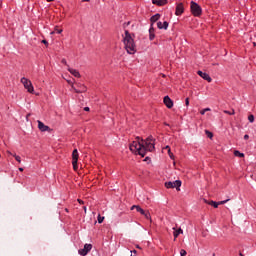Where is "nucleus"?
<instances>
[{"instance_id": "42", "label": "nucleus", "mask_w": 256, "mask_h": 256, "mask_svg": "<svg viewBox=\"0 0 256 256\" xmlns=\"http://www.w3.org/2000/svg\"><path fill=\"white\" fill-rule=\"evenodd\" d=\"M171 153H173V152H171V149H169L168 150V155H171Z\"/></svg>"}, {"instance_id": "16", "label": "nucleus", "mask_w": 256, "mask_h": 256, "mask_svg": "<svg viewBox=\"0 0 256 256\" xmlns=\"http://www.w3.org/2000/svg\"><path fill=\"white\" fill-rule=\"evenodd\" d=\"M68 71H69V73H71V75H73L74 77H77L78 79L81 77V74L79 73V71L77 69L68 67Z\"/></svg>"}, {"instance_id": "29", "label": "nucleus", "mask_w": 256, "mask_h": 256, "mask_svg": "<svg viewBox=\"0 0 256 256\" xmlns=\"http://www.w3.org/2000/svg\"><path fill=\"white\" fill-rule=\"evenodd\" d=\"M224 113H226V115H233L235 113V110H232V111L226 110L224 111Z\"/></svg>"}, {"instance_id": "23", "label": "nucleus", "mask_w": 256, "mask_h": 256, "mask_svg": "<svg viewBox=\"0 0 256 256\" xmlns=\"http://www.w3.org/2000/svg\"><path fill=\"white\" fill-rule=\"evenodd\" d=\"M234 155H235V157H245V154L241 153V152L238 151V150H235V151H234Z\"/></svg>"}, {"instance_id": "24", "label": "nucleus", "mask_w": 256, "mask_h": 256, "mask_svg": "<svg viewBox=\"0 0 256 256\" xmlns=\"http://www.w3.org/2000/svg\"><path fill=\"white\" fill-rule=\"evenodd\" d=\"M248 121H249L250 123H254V122H255V116H254L253 114H250V115L248 116Z\"/></svg>"}, {"instance_id": "27", "label": "nucleus", "mask_w": 256, "mask_h": 256, "mask_svg": "<svg viewBox=\"0 0 256 256\" xmlns=\"http://www.w3.org/2000/svg\"><path fill=\"white\" fill-rule=\"evenodd\" d=\"M207 111H211V108H205V109L201 110L200 114L205 115V113H207Z\"/></svg>"}, {"instance_id": "9", "label": "nucleus", "mask_w": 256, "mask_h": 256, "mask_svg": "<svg viewBox=\"0 0 256 256\" xmlns=\"http://www.w3.org/2000/svg\"><path fill=\"white\" fill-rule=\"evenodd\" d=\"M229 199H226V200H222V201H219V202H216V201H205V203H207L208 205H211L212 207H214V209H217L219 207V205H225V203H228Z\"/></svg>"}, {"instance_id": "28", "label": "nucleus", "mask_w": 256, "mask_h": 256, "mask_svg": "<svg viewBox=\"0 0 256 256\" xmlns=\"http://www.w3.org/2000/svg\"><path fill=\"white\" fill-rule=\"evenodd\" d=\"M206 135L209 139H213V133L209 132V130H206Z\"/></svg>"}, {"instance_id": "18", "label": "nucleus", "mask_w": 256, "mask_h": 256, "mask_svg": "<svg viewBox=\"0 0 256 256\" xmlns=\"http://www.w3.org/2000/svg\"><path fill=\"white\" fill-rule=\"evenodd\" d=\"M149 39L150 41H153V39H155V28H153V26H151L149 29Z\"/></svg>"}, {"instance_id": "45", "label": "nucleus", "mask_w": 256, "mask_h": 256, "mask_svg": "<svg viewBox=\"0 0 256 256\" xmlns=\"http://www.w3.org/2000/svg\"><path fill=\"white\" fill-rule=\"evenodd\" d=\"M19 171L23 172V168H19Z\"/></svg>"}, {"instance_id": "34", "label": "nucleus", "mask_w": 256, "mask_h": 256, "mask_svg": "<svg viewBox=\"0 0 256 256\" xmlns=\"http://www.w3.org/2000/svg\"><path fill=\"white\" fill-rule=\"evenodd\" d=\"M78 203L80 204V205H83V200H81V199H78Z\"/></svg>"}, {"instance_id": "40", "label": "nucleus", "mask_w": 256, "mask_h": 256, "mask_svg": "<svg viewBox=\"0 0 256 256\" xmlns=\"http://www.w3.org/2000/svg\"><path fill=\"white\" fill-rule=\"evenodd\" d=\"M84 111H89V107H85V108H84Z\"/></svg>"}, {"instance_id": "31", "label": "nucleus", "mask_w": 256, "mask_h": 256, "mask_svg": "<svg viewBox=\"0 0 256 256\" xmlns=\"http://www.w3.org/2000/svg\"><path fill=\"white\" fill-rule=\"evenodd\" d=\"M185 105H186V107H189V98L185 99Z\"/></svg>"}, {"instance_id": "13", "label": "nucleus", "mask_w": 256, "mask_h": 256, "mask_svg": "<svg viewBox=\"0 0 256 256\" xmlns=\"http://www.w3.org/2000/svg\"><path fill=\"white\" fill-rule=\"evenodd\" d=\"M153 5H156L157 7H163L169 3V0H152Z\"/></svg>"}, {"instance_id": "46", "label": "nucleus", "mask_w": 256, "mask_h": 256, "mask_svg": "<svg viewBox=\"0 0 256 256\" xmlns=\"http://www.w3.org/2000/svg\"><path fill=\"white\" fill-rule=\"evenodd\" d=\"M240 256H243V254H242V253H240Z\"/></svg>"}, {"instance_id": "3", "label": "nucleus", "mask_w": 256, "mask_h": 256, "mask_svg": "<svg viewBox=\"0 0 256 256\" xmlns=\"http://www.w3.org/2000/svg\"><path fill=\"white\" fill-rule=\"evenodd\" d=\"M190 10L194 17H201L203 13V9L201 8V6H199V4L194 1L190 2Z\"/></svg>"}, {"instance_id": "30", "label": "nucleus", "mask_w": 256, "mask_h": 256, "mask_svg": "<svg viewBox=\"0 0 256 256\" xmlns=\"http://www.w3.org/2000/svg\"><path fill=\"white\" fill-rule=\"evenodd\" d=\"M180 255H181V256L187 255V251H186L185 249H181V250H180Z\"/></svg>"}, {"instance_id": "1", "label": "nucleus", "mask_w": 256, "mask_h": 256, "mask_svg": "<svg viewBox=\"0 0 256 256\" xmlns=\"http://www.w3.org/2000/svg\"><path fill=\"white\" fill-rule=\"evenodd\" d=\"M130 151L134 153V155H140V157H145L147 152L150 153L155 151V139L153 136H149L146 140H137L133 141L130 146Z\"/></svg>"}, {"instance_id": "38", "label": "nucleus", "mask_w": 256, "mask_h": 256, "mask_svg": "<svg viewBox=\"0 0 256 256\" xmlns=\"http://www.w3.org/2000/svg\"><path fill=\"white\" fill-rule=\"evenodd\" d=\"M131 253H134V255H137V250L131 251Z\"/></svg>"}, {"instance_id": "43", "label": "nucleus", "mask_w": 256, "mask_h": 256, "mask_svg": "<svg viewBox=\"0 0 256 256\" xmlns=\"http://www.w3.org/2000/svg\"><path fill=\"white\" fill-rule=\"evenodd\" d=\"M82 1H84L85 3H89V0H82Z\"/></svg>"}, {"instance_id": "11", "label": "nucleus", "mask_w": 256, "mask_h": 256, "mask_svg": "<svg viewBox=\"0 0 256 256\" xmlns=\"http://www.w3.org/2000/svg\"><path fill=\"white\" fill-rule=\"evenodd\" d=\"M197 74L199 75V77H201L202 79H204V81H207L208 83H211V81H213V79L211 78V76H209V74L201 70H199Z\"/></svg>"}, {"instance_id": "2", "label": "nucleus", "mask_w": 256, "mask_h": 256, "mask_svg": "<svg viewBox=\"0 0 256 256\" xmlns=\"http://www.w3.org/2000/svg\"><path fill=\"white\" fill-rule=\"evenodd\" d=\"M122 43L128 55H135L137 53V45L135 44L134 35L130 34L129 30H125L122 35Z\"/></svg>"}, {"instance_id": "32", "label": "nucleus", "mask_w": 256, "mask_h": 256, "mask_svg": "<svg viewBox=\"0 0 256 256\" xmlns=\"http://www.w3.org/2000/svg\"><path fill=\"white\" fill-rule=\"evenodd\" d=\"M67 83H69V85H71V88L73 89V82L71 80H67Z\"/></svg>"}, {"instance_id": "37", "label": "nucleus", "mask_w": 256, "mask_h": 256, "mask_svg": "<svg viewBox=\"0 0 256 256\" xmlns=\"http://www.w3.org/2000/svg\"><path fill=\"white\" fill-rule=\"evenodd\" d=\"M83 209H84V213H87V206H84Z\"/></svg>"}, {"instance_id": "26", "label": "nucleus", "mask_w": 256, "mask_h": 256, "mask_svg": "<svg viewBox=\"0 0 256 256\" xmlns=\"http://www.w3.org/2000/svg\"><path fill=\"white\" fill-rule=\"evenodd\" d=\"M142 215H144V217H145L146 219L151 220V213L145 211V214H142Z\"/></svg>"}, {"instance_id": "33", "label": "nucleus", "mask_w": 256, "mask_h": 256, "mask_svg": "<svg viewBox=\"0 0 256 256\" xmlns=\"http://www.w3.org/2000/svg\"><path fill=\"white\" fill-rule=\"evenodd\" d=\"M42 43H43L44 45H49V42H47V40H42Z\"/></svg>"}, {"instance_id": "14", "label": "nucleus", "mask_w": 256, "mask_h": 256, "mask_svg": "<svg viewBox=\"0 0 256 256\" xmlns=\"http://www.w3.org/2000/svg\"><path fill=\"white\" fill-rule=\"evenodd\" d=\"M163 101H164V105H166V107L168 109H172V107H173V100H171V98L169 96H165Z\"/></svg>"}, {"instance_id": "44", "label": "nucleus", "mask_w": 256, "mask_h": 256, "mask_svg": "<svg viewBox=\"0 0 256 256\" xmlns=\"http://www.w3.org/2000/svg\"><path fill=\"white\" fill-rule=\"evenodd\" d=\"M47 1V3H51L53 0H46Z\"/></svg>"}, {"instance_id": "36", "label": "nucleus", "mask_w": 256, "mask_h": 256, "mask_svg": "<svg viewBox=\"0 0 256 256\" xmlns=\"http://www.w3.org/2000/svg\"><path fill=\"white\" fill-rule=\"evenodd\" d=\"M62 63H64V65H67V60L63 59Z\"/></svg>"}, {"instance_id": "19", "label": "nucleus", "mask_w": 256, "mask_h": 256, "mask_svg": "<svg viewBox=\"0 0 256 256\" xmlns=\"http://www.w3.org/2000/svg\"><path fill=\"white\" fill-rule=\"evenodd\" d=\"M174 229L173 235H174V239H177V237H179V235H183V229L179 228L177 230Z\"/></svg>"}, {"instance_id": "4", "label": "nucleus", "mask_w": 256, "mask_h": 256, "mask_svg": "<svg viewBox=\"0 0 256 256\" xmlns=\"http://www.w3.org/2000/svg\"><path fill=\"white\" fill-rule=\"evenodd\" d=\"M20 83L24 86V89L27 90L28 93H35V87H33V83L28 78L22 77Z\"/></svg>"}, {"instance_id": "8", "label": "nucleus", "mask_w": 256, "mask_h": 256, "mask_svg": "<svg viewBox=\"0 0 256 256\" xmlns=\"http://www.w3.org/2000/svg\"><path fill=\"white\" fill-rule=\"evenodd\" d=\"M91 249H93V245H91V244H85V245H84V248L78 250V253H79V255H81V256H85V255H87V254L89 253V251H91Z\"/></svg>"}, {"instance_id": "12", "label": "nucleus", "mask_w": 256, "mask_h": 256, "mask_svg": "<svg viewBox=\"0 0 256 256\" xmlns=\"http://www.w3.org/2000/svg\"><path fill=\"white\" fill-rule=\"evenodd\" d=\"M37 123H38V129L39 131H42V133H45V131H51V128L45 125L42 121L38 120Z\"/></svg>"}, {"instance_id": "39", "label": "nucleus", "mask_w": 256, "mask_h": 256, "mask_svg": "<svg viewBox=\"0 0 256 256\" xmlns=\"http://www.w3.org/2000/svg\"><path fill=\"white\" fill-rule=\"evenodd\" d=\"M168 155H169L170 159H173V153L168 154Z\"/></svg>"}, {"instance_id": "41", "label": "nucleus", "mask_w": 256, "mask_h": 256, "mask_svg": "<svg viewBox=\"0 0 256 256\" xmlns=\"http://www.w3.org/2000/svg\"><path fill=\"white\" fill-rule=\"evenodd\" d=\"M164 149H167V151H168L169 149H171V147H169V146H166Z\"/></svg>"}, {"instance_id": "47", "label": "nucleus", "mask_w": 256, "mask_h": 256, "mask_svg": "<svg viewBox=\"0 0 256 256\" xmlns=\"http://www.w3.org/2000/svg\"><path fill=\"white\" fill-rule=\"evenodd\" d=\"M256 45V43L254 42V46Z\"/></svg>"}, {"instance_id": "10", "label": "nucleus", "mask_w": 256, "mask_h": 256, "mask_svg": "<svg viewBox=\"0 0 256 256\" xmlns=\"http://www.w3.org/2000/svg\"><path fill=\"white\" fill-rule=\"evenodd\" d=\"M182 13H185V6L183 5V3L176 4L175 15L177 17H181Z\"/></svg>"}, {"instance_id": "25", "label": "nucleus", "mask_w": 256, "mask_h": 256, "mask_svg": "<svg viewBox=\"0 0 256 256\" xmlns=\"http://www.w3.org/2000/svg\"><path fill=\"white\" fill-rule=\"evenodd\" d=\"M105 221V217L101 216V214L98 215V223H103Z\"/></svg>"}, {"instance_id": "7", "label": "nucleus", "mask_w": 256, "mask_h": 256, "mask_svg": "<svg viewBox=\"0 0 256 256\" xmlns=\"http://www.w3.org/2000/svg\"><path fill=\"white\" fill-rule=\"evenodd\" d=\"M76 87H75V84H72V90L74 91V93H86L87 92V86H85V84L77 83Z\"/></svg>"}, {"instance_id": "20", "label": "nucleus", "mask_w": 256, "mask_h": 256, "mask_svg": "<svg viewBox=\"0 0 256 256\" xmlns=\"http://www.w3.org/2000/svg\"><path fill=\"white\" fill-rule=\"evenodd\" d=\"M161 19V14H155L150 18L151 23H157V20Z\"/></svg>"}, {"instance_id": "15", "label": "nucleus", "mask_w": 256, "mask_h": 256, "mask_svg": "<svg viewBox=\"0 0 256 256\" xmlns=\"http://www.w3.org/2000/svg\"><path fill=\"white\" fill-rule=\"evenodd\" d=\"M157 27H158V29H165V30H167L169 28V22H167V21L157 22Z\"/></svg>"}, {"instance_id": "6", "label": "nucleus", "mask_w": 256, "mask_h": 256, "mask_svg": "<svg viewBox=\"0 0 256 256\" xmlns=\"http://www.w3.org/2000/svg\"><path fill=\"white\" fill-rule=\"evenodd\" d=\"M79 161V151L77 149H74L72 152V167L74 171H77L79 169V165L77 164Z\"/></svg>"}, {"instance_id": "21", "label": "nucleus", "mask_w": 256, "mask_h": 256, "mask_svg": "<svg viewBox=\"0 0 256 256\" xmlns=\"http://www.w3.org/2000/svg\"><path fill=\"white\" fill-rule=\"evenodd\" d=\"M8 155H12L16 161H18L19 163H21V156H19V155H17V154H13V153H11V152H9V151H8Z\"/></svg>"}, {"instance_id": "35", "label": "nucleus", "mask_w": 256, "mask_h": 256, "mask_svg": "<svg viewBox=\"0 0 256 256\" xmlns=\"http://www.w3.org/2000/svg\"><path fill=\"white\" fill-rule=\"evenodd\" d=\"M244 139H245V140L249 139V135H248V134H245V135H244Z\"/></svg>"}, {"instance_id": "17", "label": "nucleus", "mask_w": 256, "mask_h": 256, "mask_svg": "<svg viewBox=\"0 0 256 256\" xmlns=\"http://www.w3.org/2000/svg\"><path fill=\"white\" fill-rule=\"evenodd\" d=\"M133 209H136L137 213H141L142 215H145V210H143V208H141V206L133 205L131 207V211H133Z\"/></svg>"}, {"instance_id": "22", "label": "nucleus", "mask_w": 256, "mask_h": 256, "mask_svg": "<svg viewBox=\"0 0 256 256\" xmlns=\"http://www.w3.org/2000/svg\"><path fill=\"white\" fill-rule=\"evenodd\" d=\"M54 32L58 33V35H61V33H63V29H59V27L55 26ZM54 32H51V35H53Z\"/></svg>"}, {"instance_id": "5", "label": "nucleus", "mask_w": 256, "mask_h": 256, "mask_svg": "<svg viewBox=\"0 0 256 256\" xmlns=\"http://www.w3.org/2000/svg\"><path fill=\"white\" fill-rule=\"evenodd\" d=\"M166 189H176L177 191H181V180H175L174 182H165Z\"/></svg>"}]
</instances>
